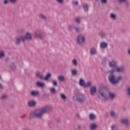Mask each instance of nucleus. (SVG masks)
I'll return each mask as SVG.
<instances>
[{"mask_svg":"<svg viewBox=\"0 0 130 130\" xmlns=\"http://www.w3.org/2000/svg\"><path fill=\"white\" fill-rule=\"evenodd\" d=\"M51 111H52V107L46 106L40 109L39 112L38 110L34 111L32 114L29 116L28 118L30 120L34 119L35 117L41 119L44 113H49V112H51Z\"/></svg>","mask_w":130,"mask_h":130,"instance_id":"f257e3e1","label":"nucleus"},{"mask_svg":"<svg viewBox=\"0 0 130 130\" xmlns=\"http://www.w3.org/2000/svg\"><path fill=\"white\" fill-rule=\"evenodd\" d=\"M98 97L99 99L104 98L105 100H108V98L113 99L114 94L110 91L108 88L106 87H101L98 91Z\"/></svg>","mask_w":130,"mask_h":130,"instance_id":"f03ea898","label":"nucleus"},{"mask_svg":"<svg viewBox=\"0 0 130 130\" xmlns=\"http://www.w3.org/2000/svg\"><path fill=\"white\" fill-rule=\"evenodd\" d=\"M114 71L116 73L124 74L126 72V68H125L124 66L118 67V65H117V61H114Z\"/></svg>","mask_w":130,"mask_h":130,"instance_id":"7ed1b4c3","label":"nucleus"},{"mask_svg":"<svg viewBox=\"0 0 130 130\" xmlns=\"http://www.w3.org/2000/svg\"><path fill=\"white\" fill-rule=\"evenodd\" d=\"M76 100L78 103H85V102H86V100H87V99L84 94L81 93H78L76 94Z\"/></svg>","mask_w":130,"mask_h":130,"instance_id":"20e7f679","label":"nucleus"},{"mask_svg":"<svg viewBox=\"0 0 130 130\" xmlns=\"http://www.w3.org/2000/svg\"><path fill=\"white\" fill-rule=\"evenodd\" d=\"M35 36L36 38H39L40 39H41V38H43L44 36H45V35L44 34V32L41 30H37L35 32Z\"/></svg>","mask_w":130,"mask_h":130,"instance_id":"39448f33","label":"nucleus"},{"mask_svg":"<svg viewBox=\"0 0 130 130\" xmlns=\"http://www.w3.org/2000/svg\"><path fill=\"white\" fill-rule=\"evenodd\" d=\"M109 80L111 84L114 85V69H112L111 71H109Z\"/></svg>","mask_w":130,"mask_h":130,"instance_id":"423d86ee","label":"nucleus"},{"mask_svg":"<svg viewBox=\"0 0 130 130\" xmlns=\"http://www.w3.org/2000/svg\"><path fill=\"white\" fill-rule=\"evenodd\" d=\"M77 42L79 45L84 44V43L85 42V37H84L82 35H79L77 37Z\"/></svg>","mask_w":130,"mask_h":130,"instance_id":"0eeeda50","label":"nucleus"},{"mask_svg":"<svg viewBox=\"0 0 130 130\" xmlns=\"http://www.w3.org/2000/svg\"><path fill=\"white\" fill-rule=\"evenodd\" d=\"M25 41V37L23 36H19L16 38L15 44L16 45H20V42H24Z\"/></svg>","mask_w":130,"mask_h":130,"instance_id":"6e6552de","label":"nucleus"},{"mask_svg":"<svg viewBox=\"0 0 130 130\" xmlns=\"http://www.w3.org/2000/svg\"><path fill=\"white\" fill-rule=\"evenodd\" d=\"M122 81V76H119L117 77H114V86L116 87L117 85L119 84V82Z\"/></svg>","mask_w":130,"mask_h":130,"instance_id":"1a4fd4ad","label":"nucleus"},{"mask_svg":"<svg viewBox=\"0 0 130 130\" xmlns=\"http://www.w3.org/2000/svg\"><path fill=\"white\" fill-rule=\"evenodd\" d=\"M121 123L122 124H125L126 126H128L129 124V120H128V118H124L121 119Z\"/></svg>","mask_w":130,"mask_h":130,"instance_id":"9d476101","label":"nucleus"},{"mask_svg":"<svg viewBox=\"0 0 130 130\" xmlns=\"http://www.w3.org/2000/svg\"><path fill=\"white\" fill-rule=\"evenodd\" d=\"M118 2L119 3V4H124L126 8H128V7H129L130 6L128 0H118Z\"/></svg>","mask_w":130,"mask_h":130,"instance_id":"9b49d317","label":"nucleus"},{"mask_svg":"<svg viewBox=\"0 0 130 130\" xmlns=\"http://www.w3.org/2000/svg\"><path fill=\"white\" fill-rule=\"evenodd\" d=\"M30 95L32 96V97H36V96H39V92L35 90H31L29 92Z\"/></svg>","mask_w":130,"mask_h":130,"instance_id":"f8f14e48","label":"nucleus"},{"mask_svg":"<svg viewBox=\"0 0 130 130\" xmlns=\"http://www.w3.org/2000/svg\"><path fill=\"white\" fill-rule=\"evenodd\" d=\"M36 85L37 87H38L39 88H43V87L45 86V84L43 82L40 81H37L36 82Z\"/></svg>","mask_w":130,"mask_h":130,"instance_id":"ddd939ff","label":"nucleus"},{"mask_svg":"<svg viewBox=\"0 0 130 130\" xmlns=\"http://www.w3.org/2000/svg\"><path fill=\"white\" fill-rule=\"evenodd\" d=\"M96 87L95 86H92L89 90L90 94L93 96L95 93H96Z\"/></svg>","mask_w":130,"mask_h":130,"instance_id":"4468645a","label":"nucleus"},{"mask_svg":"<svg viewBox=\"0 0 130 130\" xmlns=\"http://www.w3.org/2000/svg\"><path fill=\"white\" fill-rule=\"evenodd\" d=\"M28 107H33L36 105V102L34 101H28L27 103Z\"/></svg>","mask_w":130,"mask_h":130,"instance_id":"2eb2a0df","label":"nucleus"},{"mask_svg":"<svg viewBox=\"0 0 130 130\" xmlns=\"http://www.w3.org/2000/svg\"><path fill=\"white\" fill-rule=\"evenodd\" d=\"M36 77L37 78V79H39V80H44V77H43V75H41L39 72H37L36 74Z\"/></svg>","mask_w":130,"mask_h":130,"instance_id":"dca6fc26","label":"nucleus"},{"mask_svg":"<svg viewBox=\"0 0 130 130\" xmlns=\"http://www.w3.org/2000/svg\"><path fill=\"white\" fill-rule=\"evenodd\" d=\"M108 46V44L106 42H103L100 43V47L102 49H105Z\"/></svg>","mask_w":130,"mask_h":130,"instance_id":"f3484780","label":"nucleus"},{"mask_svg":"<svg viewBox=\"0 0 130 130\" xmlns=\"http://www.w3.org/2000/svg\"><path fill=\"white\" fill-rule=\"evenodd\" d=\"M24 37V41L26 40H31L32 39V37L31 36V34L26 33Z\"/></svg>","mask_w":130,"mask_h":130,"instance_id":"a211bd4d","label":"nucleus"},{"mask_svg":"<svg viewBox=\"0 0 130 130\" xmlns=\"http://www.w3.org/2000/svg\"><path fill=\"white\" fill-rule=\"evenodd\" d=\"M97 127H98L97 124L95 123L91 124L90 126V130H96L97 129Z\"/></svg>","mask_w":130,"mask_h":130,"instance_id":"6ab92c4d","label":"nucleus"},{"mask_svg":"<svg viewBox=\"0 0 130 130\" xmlns=\"http://www.w3.org/2000/svg\"><path fill=\"white\" fill-rule=\"evenodd\" d=\"M39 17L40 19L44 20V21H46L47 17L44 15L43 14H40Z\"/></svg>","mask_w":130,"mask_h":130,"instance_id":"aec40b11","label":"nucleus"},{"mask_svg":"<svg viewBox=\"0 0 130 130\" xmlns=\"http://www.w3.org/2000/svg\"><path fill=\"white\" fill-rule=\"evenodd\" d=\"M83 10H84L85 12H88L89 11V5L87 4H84L83 5Z\"/></svg>","mask_w":130,"mask_h":130,"instance_id":"412c9836","label":"nucleus"},{"mask_svg":"<svg viewBox=\"0 0 130 130\" xmlns=\"http://www.w3.org/2000/svg\"><path fill=\"white\" fill-rule=\"evenodd\" d=\"M65 79L66 78L63 76L59 75L58 76V81H59V82H63Z\"/></svg>","mask_w":130,"mask_h":130,"instance_id":"4be33fe9","label":"nucleus"},{"mask_svg":"<svg viewBox=\"0 0 130 130\" xmlns=\"http://www.w3.org/2000/svg\"><path fill=\"white\" fill-rule=\"evenodd\" d=\"M85 81L83 79H80L79 81L80 86H81V87H85Z\"/></svg>","mask_w":130,"mask_h":130,"instance_id":"5701e85b","label":"nucleus"},{"mask_svg":"<svg viewBox=\"0 0 130 130\" xmlns=\"http://www.w3.org/2000/svg\"><path fill=\"white\" fill-rule=\"evenodd\" d=\"M51 77V74L48 73L46 75L45 77H44V81H47L50 77Z\"/></svg>","mask_w":130,"mask_h":130,"instance_id":"b1692460","label":"nucleus"},{"mask_svg":"<svg viewBox=\"0 0 130 130\" xmlns=\"http://www.w3.org/2000/svg\"><path fill=\"white\" fill-rule=\"evenodd\" d=\"M89 118L90 120H94L96 118V116L94 114L90 113L89 114Z\"/></svg>","mask_w":130,"mask_h":130,"instance_id":"393cba45","label":"nucleus"},{"mask_svg":"<svg viewBox=\"0 0 130 130\" xmlns=\"http://www.w3.org/2000/svg\"><path fill=\"white\" fill-rule=\"evenodd\" d=\"M109 66L110 68H114V60H112L109 62Z\"/></svg>","mask_w":130,"mask_h":130,"instance_id":"a878e982","label":"nucleus"},{"mask_svg":"<svg viewBox=\"0 0 130 130\" xmlns=\"http://www.w3.org/2000/svg\"><path fill=\"white\" fill-rule=\"evenodd\" d=\"M50 91L51 94H56V90H55V88L52 87L50 88Z\"/></svg>","mask_w":130,"mask_h":130,"instance_id":"bb28decb","label":"nucleus"},{"mask_svg":"<svg viewBox=\"0 0 130 130\" xmlns=\"http://www.w3.org/2000/svg\"><path fill=\"white\" fill-rule=\"evenodd\" d=\"M100 36L102 38H106V34L105 32H101L100 33Z\"/></svg>","mask_w":130,"mask_h":130,"instance_id":"cd10ccee","label":"nucleus"},{"mask_svg":"<svg viewBox=\"0 0 130 130\" xmlns=\"http://www.w3.org/2000/svg\"><path fill=\"white\" fill-rule=\"evenodd\" d=\"M90 54H92V55H94L95 53H96V50L94 48H91L90 50Z\"/></svg>","mask_w":130,"mask_h":130,"instance_id":"c85d7f7f","label":"nucleus"},{"mask_svg":"<svg viewBox=\"0 0 130 130\" xmlns=\"http://www.w3.org/2000/svg\"><path fill=\"white\" fill-rule=\"evenodd\" d=\"M10 69L12 70V71H15V70H16V66H15V63H12L10 65Z\"/></svg>","mask_w":130,"mask_h":130,"instance_id":"c756f323","label":"nucleus"},{"mask_svg":"<svg viewBox=\"0 0 130 130\" xmlns=\"http://www.w3.org/2000/svg\"><path fill=\"white\" fill-rule=\"evenodd\" d=\"M78 73V71L75 69H73L71 71V74L72 76H76Z\"/></svg>","mask_w":130,"mask_h":130,"instance_id":"7c9ffc66","label":"nucleus"},{"mask_svg":"<svg viewBox=\"0 0 130 130\" xmlns=\"http://www.w3.org/2000/svg\"><path fill=\"white\" fill-rule=\"evenodd\" d=\"M52 84L55 87H57L58 86V84H57V81H56V80H52Z\"/></svg>","mask_w":130,"mask_h":130,"instance_id":"2f4dec72","label":"nucleus"},{"mask_svg":"<svg viewBox=\"0 0 130 130\" xmlns=\"http://www.w3.org/2000/svg\"><path fill=\"white\" fill-rule=\"evenodd\" d=\"M72 63L75 67H77V66H78V62L77 61V60H76V59H74L72 60Z\"/></svg>","mask_w":130,"mask_h":130,"instance_id":"473e14b6","label":"nucleus"},{"mask_svg":"<svg viewBox=\"0 0 130 130\" xmlns=\"http://www.w3.org/2000/svg\"><path fill=\"white\" fill-rule=\"evenodd\" d=\"M5 56V52L4 51L1 50L0 51V58H3L4 56Z\"/></svg>","mask_w":130,"mask_h":130,"instance_id":"72a5a7b5","label":"nucleus"},{"mask_svg":"<svg viewBox=\"0 0 130 130\" xmlns=\"http://www.w3.org/2000/svg\"><path fill=\"white\" fill-rule=\"evenodd\" d=\"M91 85H92V83H91V82H87V83H85V84L84 85V88H87V87H90Z\"/></svg>","mask_w":130,"mask_h":130,"instance_id":"f704fd0d","label":"nucleus"},{"mask_svg":"<svg viewBox=\"0 0 130 130\" xmlns=\"http://www.w3.org/2000/svg\"><path fill=\"white\" fill-rule=\"evenodd\" d=\"M60 97L62 100H66V99H67V96H66L63 93L60 94Z\"/></svg>","mask_w":130,"mask_h":130,"instance_id":"c9c22d12","label":"nucleus"},{"mask_svg":"<svg viewBox=\"0 0 130 130\" xmlns=\"http://www.w3.org/2000/svg\"><path fill=\"white\" fill-rule=\"evenodd\" d=\"M75 22H76L77 24H80L81 23V19H80V18H77Z\"/></svg>","mask_w":130,"mask_h":130,"instance_id":"e433bc0d","label":"nucleus"},{"mask_svg":"<svg viewBox=\"0 0 130 130\" xmlns=\"http://www.w3.org/2000/svg\"><path fill=\"white\" fill-rule=\"evenodd\" d=\"M11 4H16L18 0H9Z\"/></svg>","mask_w":130,"mask_h":130,"instance_id":"4c0bfd02","label":"nucleus"},{"mask_svg":"<svg viewBox=\"0 0 130 130\" xmlns=\"http://www.w3.org/2000/svg\"><path fill=\"white\" fill-rule=\"evenodd\" d=\"M74 29H75V30H76V32H80V28L79 27H74Z\"/></svg>","mask_w":130,"mask_h":130,"instance_id":"58836bf2","label":"nucleus"},{"mask_svg":"<svg viewBox=\"0 0 130 130\" xmlns=\"http://www.w3.org/2000/svg\"><path fill=\"white\" fill-rule=\"evenodd\" d=\"M75 28V27H74V25H70L69 26L68 29L69 30H73V28Z\"/></svg>","mask_w":130,"mask_h":130,"instance_id":"ea45409f","label":"nucleus"},{"mask_svg":"<svg viewBox=\"0 0 130 130\" xmlns=\"http://www.w3.org/2000/svg\"><path fill=\"white\" fill-rule=\"evenodd\" d=\"M3 5H8V4H9V1L3 0Z\"/></svg>","mask_w":130,"mask_h":130,"instance_id":"a19ab883","label":"nucleus"},{"mask_svg":"<svg viewBox=\"0 0 130 130\" xmlns=\"http://www.w3.org/2000/svg\"><path fill=\"white\" fill-rule=\"evenodd\" d=\"M56 2H57L58 4H60L61 5L63 4V0H56Z\"/></svg>","mask_w":130,"mask_h":130,"instance_id":"79ce46f5","label":"nucleus"},{"mask_svg":"<svg viewBox=\"0 0 130 130\" xmlns=\"http://www.w3.org/2000/svg\"><path fill=\"white\" fill-rule=\"evenodd\" d=\"M6 98H7V95L4 94L1 96V99H2V100H4V99H6Z\"/></svg>","mask_w":130,"mask_h":130,"instance_id":"37998d69","label":"nucleus"},{"mask_svg":"<svg viewBox=\"0 0 130 130\" xmlns=\"http://www.w3.org/2000/svg\"><path fill=\"white\" fill-rule=\"evenodd\" d=\"M78 4H79V2H78V1H74L73 2V6H78Z\"/></svg>","mask_w":130,"mask_h":130,"instance_id":"c03bdc74","label":"nucleus"},{"mask_svg":"<svg viewBox=\"0 0 130 130\" xmlns=\"http://www.w3.org/2000/svg\"><path fill=\"white\" fill-rule=\"evenodd\" d=\"M111 117H114V111H112L111 112Z\"/></svg>","mask_w":130,"mask_h":130,"instance_id":"a18cd8bd","label":"nucleus"},{"mask_svg":"<svg viewBox=\"0 0 130 130\" xmlns=\"http://www.w3.org/2000/svg\"><path fill=\"white\" fill-rule=\"evenodd\" d=\"M102 4H106L107 3V0H101Z\"/></svg>","mask_w":130,"mask_h":130,"instance_id":"49530a36","label":"nucleus"},{"mask_svg":"<svg viewBox=\"0 0 130 130\" xmlns=\"http://www.w3.org/2000/svg\"><path fill=\"white\" fill-rule=\"evenodd\" d=\"M24 30L23 29H20L18 31V33L22 34V33H24Z\"/></svg>","mask_w":130,"mask_h":130,"instance_id":"de8ad7c7","label":"nucleus"},{"mask_svg":"<svg viewBox=\"0 0 130 130\" xmlns=\"http://www.w3.org/2000/svg\"><path fill=\"white\" fill-rule=\"evenodd\" d=\"M77 128L78 129H81L82 128V126L80 124L77 125Z\"/></svg>","mask_w":130,"mask_h":130,"instance_id":"09e8293b","label":"nucleus"},{"mask_svg":"<svg viewBox=\"0 0 130 130\" xmlns=\"http://www.w3.org/2000/svg\"><path fill=\"white\" fill-rule=\"evenodd\" d=\"M110 17H111L112 19H114V14L111 13V15H110Z\"/></svg>","mask_w":130,"mask_h":130,"instance_id":"8fccbe9b","label":"nucleus"},{"mask_svg":"<svg viewBox=\"0 0 130 130\" xmlns=\"http://www.w3.org/2000/svg\"><path fill=\"white\" fill-rule=\"evenodd\" d=\"M0 89H4V86H3V85L0 83Z\"/></svg>","mask_w":130,"mask_h":130,"instance_id":"3c124183","label":"nucleus"},{"mask_svg":"<svg viewBox=\"0 0 130 130\" xmlns=\"http://www.w3.org/2000/svg\"><path fill=\"white\" fill-rule=\"evenodd\" d=\"M117 18H118L117 15L114 14V20H116Z\"/></svg>","mask_w":130,"mask_h":130,"instance_id":"603ef678","label":"nucleus"},{"mask_svg":"<svg viewBox=\"0 0 130 130\" xmlns=\"http://www.w3.org/2000/svg\"><path fill=\"white\" fill-rule=\"evenodd\" d=\"M121 31L122 32V33H124V32H125V29H121Z\"/></svg>","mask_w":130,"mask_h":130,"instance_id":"864d4df0","label":"nucleus"},{"mask_svg":"<svg viewBox=\"0 0 130 130\" xmlns=\"http://www.w3.org/2000/svg\"><path fill=\"white\" fill-rule=\"evenodd\" d=\"M118 116V114H114V117H117Z\"/></svg>","mask_w":130,"mask_h":130,"instance_id":"5fc2aeb1","label":"nucleus"},{"mask_svg":"<svg viewBox=\"0 0 130 130\" xmlns=\"http://www.w3.org/2000/svg\"><path fill=\"white\" fill-rule=\"evenodd\" d=\"M102 64H104V66H106V62H105V61H103Z\"/></svg>","mask_w":130,"mask_h":130,"instance_id":"6e6d98bb","label":"nucleus"},{"mask_svg":"<svg viewBox=\"0 0 130 130\" xmlns=\"http://www.w3.org/2000/svg\"><path fill=\"white\" fill-rule=\"evenodd\" d=\"M111 128H112V130L114 129V125H112Z\"/></svg>","mask_w":130,"mask_h":130,"instance_id":"4d7b16f0","label":"nucleus"},{"mask_svg":"<svg viewBox=\"0 0 130 130\" xmlns=\"http://www.w3.org/2000/svg\"><path fill=\"white\" fill-rule=\"evenodd\" d=\"M77 117H78V118H80V115L79 114H77Z\"/></svg>","mask_w":130,"mask_h":130,"instance_id":"13d9d810","label":"nucleus"},{"mask_svg":"<svg viewBox=\"0 0 130 130\" xmlns=\"http://www.w3.org/2000/svg\"><path fill=\"white\" fill-rule=\"evenodd\" d=\"M23 130H30V129L24 128V129H23Z\"/></svg>","mask_w":130,"mask_h":130,"instance_id":"bf43d9fd","label":"nucleus"},{"mask_svg":"<svg viewBox=\"0 0 130 130\" xmlns=\"http://www.w3.org/2000/svg\"><path fill=\"white\" fill-rule=\"evenodd\" d=\"M2 79V76H0V79Z\"/></svg>","mask_w":130,"mask_h":130,"instance_id":"052dcab7","label":"nucleus"},{"mask_svg":"<svg viewBox=\"0 0 130 130\" xmlns=\"http://www.w3.org/2000/svg\"><path fill=\"white\" fill-rule=\"evenodd\" d=\"M58 121H60V119H58Z\"/></svg>","mask_w":130,"mask_h":130,"instance_id":"680f3d73","label":"nucleus"},{"mask_svg":"<svg viewBox=\"0 0 130 130\" xmlns=\"http://www.w3.org/2000/svg\"><path fill=\"white\" fill-rule=\"evenodd\" d=\"M114 97H115V94H114Z\"/></svg>","mask_w":130,"mask_h":130,"instance_id":"e2e57ef3","label":"nucleus"}]
</instances>
